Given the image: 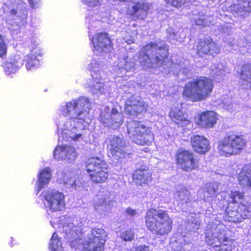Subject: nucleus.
<instances>
[{
  "instance_id": "c9c22d12",
  "label": "nucleus",
  "mask_w": 251,
  "mask_h": 251,
  "mask_svg": "<svg viewBox=\"0 0 251 251\" xmlns=\"http://www.w3.org/2000/svg\"><path fill=\"white\" fill-rule=\"evenodd\" d=\"M211 75L219 78H222L228 70L221 63H213L210 68Z\"/></svg>"
},
{
  "instance_id": "5701e85b",
  "label": "nucleus",
  "mask_w": 251,
  "mask_h": 251,
  "mask_svg": "<svg viewBox=\"0 0 251 251\" xmlns=\"http://www.w3.org/2000/svg\"><path fill=\"white\" fill-rule=\"evenodd\" d=\"M191 144L194 151L201 154H205L210 149V142L204 136L194 135L192 136Z\"/></svg>"
},
{
  "instance_id": "c756f323",
  "label": "nucleus",
  "mask_w": 251,
  "mask_h": 251,
  "mask_svg": "<svg viewBox=\"0 0 251 251\" xmlns=\"http://www.w3.org/2000/svg\"><path fill=\"white\" fill-rule=\"evenodd\" d=\"M218 189V184L210 183L205 188L201 189L199 192L200 198L206 201H210L216 196Z\"/></svg>"
},
{
  "instance_id": "7c9ffc66",
  "label": "nucleus",
  "mask_w": 251,
  "mask_h": 251,
  "mask_svg": "<svg viewBox=\"0 0 251 251\" xmlns=\"http://www.w3.org/2000/svg\"><path fill=\"white\" fill-rule=\"evenodd\" d=\"M225 41L233 47L234 50L239 49L243 51L250 52V43H249L246 39L240 38L234 42L232 37L228 35L225 38Z\"/></svg>"
},
{
  "instance_id": "cd10ccee",
  "label": "nucleus",
  "mask_w": 251,
  "mask_h": 251,
  "mask_svg": "<svg viewBox=\"0 0 251 251\" xmlns=\"http://www.w3.org/2000/svg\"><path fill=\"white\" fill-rule=\"evenodd\" d=\"M22 65V60L19 56L10 57L4 62L3 65L7 75L16 73Z\"/></svg>"
},
{
  "instance_id": "2eb2a0df",
  "label": "nucleus",
  "mask_w": 251,
  "mask_h": 251,
  "mask_svg": "<svg viewBox=\"0 0 251 251\" xmlns=\"http://www.w3.org/2000/svg\"><path fill=\"white\" fill-rule=\"evenodd\" d=\"M95 50L97 53H104L110 52L112 49L111 40L106 33L97 34L92 39Z\"/></svg>"
},
{
  "instance_id": "f03ea898",
  "label": "nucleus",
  "mask_w": 251,
  "mask_h": 251,
  "mask_svg": "<svg viewBox=\"0 0 251 251\" xmlns=\"http://www.w3.org/2000/svg\"><path fill=\"white\" fill-rule=\"evenodd\" d=\"M51 225L55 227L56 224L57 227L62 228L65 234V238L70 242V246L72 249L80 250L83 246L85 251H101L104 249L107 233L101 228H93L90 233L87 235V239L83 245L80 238L81 236V228L80 226H75L74 224L71 222L69 218L62 217L60 220L57 219L56 221H50Z\"/></svg>"
},
{
  "instance_id": "4468645a",
  "label": "nucleus",
  "mask_w": 251,
  "mask_h": 251,
  "mask_svg": "<svg viewBox=\"0 0 251 251\" xmlns=\"http://www.w3.org/2000/svg\"><path fill=\"white\" fill-rule=\"evenodd\" d=\"M126 144L122 137L111 136L109 138V148L112 156L118 159L126 157L128 153L126 151Z\"/></svg>"
},
{
  "instance_id": "f704fd0d",
  "label": "nucleus",
  "mask_w": 251,
  "mask_h": 251,
  "mask_svg": "<svg viewBox=\"0 0 251 251\" xmlns=\"http://www.w3.org/2000/svg\"><path fill=\"white\" fill-rule=\"evenodd\" d=\"M212 18L210 16L208 17L206 15H196L194 14L193 16L191 18L192 23H195L197 25H202L203 26H210L212 24Z\"/></svg>"
},
{
  "instance_id": "13d9d810",
  "label": "nucleus",
  "mask_w": 251,
  "mask_h": 251,
  "mask_svg": "<svg viewBox=\"0 0 251 251\" xmlns=\"http://www.w3.org/2000/svg\"><path fill=\"white\" fill-rule=\"evenodd\" d=\"M212 1H215L216 0H211Z\"/></svg>"
},
{
  "instance_id": "e433bc0d",
  "label": "nucleus",
  "mask_w": 251,
  "mask_h": 251,
  "mask_svg": "<svg viewBox=\"0 0 251 251\" xmlns=\"http://www.w3.org/2000/svg\"><path fill=\"white\" fill-rule=\"evenodd\" d=\"M224 199L229 204L236 203L238 201L244 198V194L238 191H231L230 193H223L222 195Z\"/></svg>"
},
{
  "instance_id": "39448f33",
  "label": "nucleus",
  "mask_w": 251,
  "mask_h": 251,
  "mask_svg": "<svg viewBox=\"0 0 251 251\" xmlns=\"http://www.w3.org/2000/svg\"><path fill=\"white\" fill-rule=\"evenodd\" d=\"M86 65L87 68L91 72L93 78V82L90 80L87 84L90 91L96 94H104L108 92L109 90V83H105L102 79L106 75V66L104 63L97 61L96 59L89 57L87 59Z\"/></svg>"
},
{
  "instance_id": "a18cd8bd",
  "label": "nucleus",
  "mask_w": 251,
  "mask_h": 251,
  "mask_svg": "<svg viewBox=\"0 0 251 251\" xmlns=\"http://www.w3.org/2000/svg\"><path fill=\"white\" fill-rule=\"evenodd\" d=\"M167 31L169 34L168 35V39L170 42L175 44L176 41H182L183 37H181L180 35H178L177 33H175L172 29L168 30Z\"/></svg>"
},
{
  "instance_id": "4c0bfd02",
  "label": "nucleus",
  "mask_w": 251,
  "mask_h": 251,
  "mask_svg": "<svg viewBox=\"0 0 251 251\" xmlns=\"http://www.w3.org/2000/svg\"><path fill=\"white\" fill-rule=\"evenodd\" d=\"M243 219L241 216L240 213L238 211H232L229 209V206L227 208L226 215L224 216V220L228 222H232L233 223H240Z\"/></svg>"
},
{
  "instance_id": "bb28decb",
  "label": "nucleus",
  "mask_w": 251,
  "mask_h": 251,
  "mask_svg": "<svg viewBox=\"0 0 251 251\" xmlns=\"http://www.w3.org/2000/svg\"><path fill=\"white\" fill-rule=\"evenodd\" d=\"M40 54V50L37 46L30 50V53L25 58L27 70H32L39 66V60L38 59V56Z\"/></svg>"
},
{
  "instance_id": "79ce46f5",
  "label": "nucleus",
  "mask_w": 251,
  "mask_h": 251,
  "mask_svg": "<svg viewBox=\"0 0 251 251\" xmlns=\"http://www.w3.org/2000/svg\"><path fill=\"white\" fill-rule=\"evenodd\" d=\"M238 180L240 184L243 186L251 187V171L248 172L242 171L239 176Z\"/></svg>"
},
{
  "instance_id": "412c9836",
  "label": "nucleus",
  "mask_w": 251,
  "mask_h": 251,
  "mask_svg": "<svg viewBox=\"0 0 251 251\" xmlns=\"http://www.w3.org/2000/svg\"><path fill=\"white\" fill-rule=\"evenodd\" d=\"M218 115L213 111L202 112L195 118L196 124L200 127L205 128L213 127L218 120Z\"/></svg>"
},
{
  "instance_id": "3c124183",
  "label": "nucleus",
  "mask_w": 251,
  "mask_h": 251,
  "mask_svg": "<svg viewBox=\"0 0 251 251\" xmlns=\"http://www.w3.org/2000/svg\"><path fill=\"white\" fill-rule=\"evenodd\" d=\"M195 222L193 221H191V224L190 226H191L193 231H196V230H198L200 226V223L198 221H196L194 220Z\"/></svg>"
},
{
  "instance_id": "a878e982",
  "label": "nucleus",
  "mask_w": 251,
  "mask_h": 251,
  "mask_svg": "<svg viewBox=\"0 0 251 251\" xmlns=\"http://www.w3.org/2000/svg\"><path fill=\"white\" fill-rule=\"evenodd\" d=\"M151 173L148 168L143 167L134 172L133 178L136 184L142 185L148 184L151 181Z\"/></svg>"
},
{
  "instance_id": "0eeeda50",
  "label": "nucleus",
  "mask_w": 251,
  "mask_h": 251,
  "mask_svg": "<svg viewBox=\"0 0 251 251\" xmlns=\"http://www.w3.org/2000/svg\"><path fill=\"white\" fill-rule=\"evenodd\" d=\"M230 232L223 224L212 222L206 227L205 241L213 248L231 245L233 240L228 237Z\"/></svg>"
},
{
  "instance_id": "f8f14e48",
  "label": "nucleus",
  "mask_w": 251,
  "mask_h": 251,
  "mask_svg": "<svg viewBox=\"0 0 251 251\" xmlns=\"http://www.w3.org/2000/svg\"><path fill=\"white\" fill-rule=\"evenodd\" d=\"M44 199L43 203L48 214L62 211L65 207L64 194L54 190H47L42 194Z\"/></svg>"
},
{
  "instance_id": "a19ab883",
  "label": "nucleus",
  "mask_w": 251,
  "mask_h": 251,
  "mask_svg": "<svg viewBox=\"0 0 251 251\" xmlns=\"http://www.w3.org/2000/svg\"><path fill=\"white\" fill-rule=\"evenodd\" d=\"M127 30V35L125 37V40L128 44H130L134 42L135 38L137 35L136 25L133 24L129 25Z\"/></svg>"
},
{
  "instance_id": "c85d7f7f",
  "label": "nucleus",
  "mask_w": 251,
  "mask_h": 251,
  "mask_svg": "<svg viewBox=\"0 0 251 251\" xmlns=\"http://www.w3.org/2000/svg\"><path fill=\"white\" fill-rule=\"evenodd\" d=\"M57 180L60 183H63L67 187H79L78 182L74 176L73 173L70 171H60L57 173Z\"/></svg>"
},
{
  "instance_id": "6e6d98bb",
  "label": "nucleus",
  "mask_w": 251,
  "mask_h": 251,
  "mask_svg": "<svg viewBox=\"0 0 251 251\" xmlns=\"http://www.w3.org/2000/svg\"><path fill=\"white\" fill-rule=\"evenodd\" d=\"M177 244V242H173L172 241L171 244L173 247H176V245Z\"/></svg>"
},
{
  "instance_id": "b1692460",
  "label": "nucleus",
  "mask_w": 251,
  "mask_h": 251,
  "mask_svg": "<svg viewBox=\"0 0 251 251\" xmlns=\"http://www.w3.org/2000/svg\"><path fill=\"white\" fill-rule=\"evenodd\" d=\"M233 4L228 7L230 11L234 16L244 17L251 12V3L248 0H235Z\"/></svg>"
},
{
  "instance_id": "603ef678",
  "label": "nucleus",
  "mask_w": 251,
  "mask_h": 251,
  "mask_svg": "<svg viewBox=\"0 0 251 251\" xmlns=\"http://www.w3.org/2000/svg\"><path fill=\"white\" fill-rule=\"evenodd\" d=\"M28 1L33 8H36L40 6V0H28Z\"/></svg>"
},
{
  "instance_id": "4d7b16f0",
  "label": "nucleus",
  "mask_w": 251,
  "mask_h": 251,
  "mask_svg": "<svg viewBox=\"0 0 251 251\" xmlns=\"http://www.w3.org/2000/svg\"><path fill=\"white\" fill-rule=\"evenodd\" d=\"M222 250H224V251H228L229 250V249H227L226 248L224 249L223 248H222L221 249H218V251H221Z\"/></svg>"
},
{
  "instance_id": "49530a36",
  "label": "nucleus",
  "mask_w": 251,
  "mask_h": 251,
  "mask_svg": "<svg viewBox=\"0 0 251 251\" xmlns=\"http://www.w3.org/2000/svg\"><path fill=\"white\" fill-rule=\"evenodd\" d=\"M82 2L90 7H96L101 4V0H81Z\"/></svg>"
},
{
  "instance_id": "aec40b11",
  "label": "nucleus",
  "mask_w": 251,
  "mask_h": 251,
  "mask_svg": "<svg viewBox=\"0 0 251 251\" xmlns=\"http://www.w3.org/2000/svg\"><path fill=\"white\" fill-rule=\"evenodd\" d=\"M197 50L198 54L201 57L206 54L216 55L220 51L219 46L210 39L200 40L197 45Z\"/></svg>"
},
{
  "instance_id": "393cba45",
  "label": "nucleus",
  "mask_w": 251,
  "mask_h": 251,
  "mask_svg": "<svg viewBox=\"0 0 251 251\" xmlns=\"http://www.w3.org/2000/svg\"><path fill=\"white\" fill-rule=\"evenodd\" d=\"M169 116L171 120L179 126H186L190 123L182 112L180 104H177L176 106H173L170 111Z\"/></svg>"
},
{
  "instance_id": "f257e3e1",
  "label": "nucleus",
  "mask_w": 251,
  "mask_h": 251,
  "mask_svg": "<svg viewBox=\"0 0 251 251\" xmlns=\"http://www.w3.org/2000/svg\"><path fill=\"white\" fill-rule=\"evenodd\" d=\"M91 107L89 100L83 97L62 106L60 110L64 117L57 125L59 136L68 141H85L86 128L91 122L89 116Z\"/></svg>"
},
{
  "instance_id": "58836bf2",
  "label": "nucleus",
  "mask_w": 251,
  "mask_h": 251,
  "mask_svg": "<svg viewBox=\"0 0 251 251\" xmlns=\"http://www.w3.org/2000/svg\"><path fill=\"white\" fill-rule=\"evenodd\" d=\"M238 210L243 219L249 218L251 216L250 213L251 212V202L245 201L241 202Z\"/></svg>"
},
{
  "instance_id": "37998d69",
  "label": "nucleus",
  "mask_w": 251,
  "mask_h": 251,
  "mask_svg": "<svg viewBox=\"0 0 251 251\" xmlns=\"http://www.w3.org/2000/svg\"><path fill=\"white\" fill-rule=\"evenodd\" d=\"M49 247L51 251H60L62 249L61 242L55 232L52 235Z\"/></svg>"
},
{
  "instance_id": "20e7f679",
  "label": "nucleus",
  "mask_w": 251,
  "mask_h": 251,
  "mask_svg": "<svg viewBox=\"0 0 251 251\" xmlns=\"http://www.w3.org/2000/svg\"><path fill=\"white\" fill-rule=\"evenodd\" d=\"M213 88L212 80L200 76L187 83L184 87L183 96L193 102L205 100L210 95Z\"/></svg>"
},
{
  "instance_id": "72a5a7b5",
  "label": "nucleus",
  "mask_w": 251,
  "mask_h": 251,
  "mask_svg": "<svg viewBox=\"0 0 251 251\" xmlns=\"http://www.w3.org/2000/svg\"><path fill=\"white\" fill-rule=\"evenodd\" d=\"M241 80L240 83L242 85H251V64L245 65L241 69L240 73Z\"/></svg>"
},
{
  "instance_id": "9d476101",
  "label": "nucleus",
  "mask_w": 251,
  "mask_h": 251,
  "mask_svg": "<svg viewBox=\"0 0 251 251\" xmlns=\"http://www.w3.org/2000/svg\"><path fill=\"white\" fill-rule=\"evenodd\" d=\"M245 146L246 141L243 136L231 134L219 141L218 151L221 155L229 156L238 153Z\"/></svg>"
},
{
  "instance_id": "1a4fd4ad",
  "label": "nucleus",
  "mask_w": 251,
  "mask_h": 251,
  "mask_svg": "<svg viewBox=\"0 0 251 251\" xmlns=\"http://www.w3.org/2000/svg\"><path fill=\"white\" fill-rule=\"evenodd\" d=\"M86 168L91 180L95 183H103L108 178L107 165L100 158L94 157L89 158L86 162Z\"/></svg>"
},
{
  "instance_id": "7ed1b4c3",
  "label": "nucleus",
  "mask_w": 251,
  "mask_h": 251,
  "mask_svg": "<svg viewBox=\"0 0 251 251\" xmlns=\"http://www.w3.org/2000/svg\"><path fill=\"white\" fill-rule=\"evenodd\" d=\"M168 54V50L164 41L157 43H150L144 47L139 52L138 59L143 69L151 68L157 65L162 68L160 70L165 74H173L177 75L179 72L187 74L188 69L186 62L174 63L172 61L166 62L164 59Z\"/></svg>"
},
{
  "instance_id": "4be33fe9",
  "label": "nucleus",
  "mask_w": 251,
  "mask_h": 251,
  "mask_svg": "<svg viewBox=\"0 0 251 251\" xmlns=\"http://www.w3.org/2000/svg\"><path fill=\"white\" fill-rule=\"evenodd\" d=\"M110 193L107 191H100L94 200V208L100 214H105L109 211V199Z\"/></svg>"
},
{
  "instance_id": "dca6fc26",
  "label": "nucleus",
  "mask_w": 251,
  "mask_h": 251,
  "mask_svg": "<svg viewBox=\"0 0 251 251\" xmlns=\"http://www.w3.org/2000/svg\"><path fill=\"white\" fill-rule=\"evenodd\" d=\"M147 107L148 105L141 98L133 96L126 101L125 109L128 115L135 116L146 111Z\"/></svg>"
},
{
  "instance_id": "ddd939ff",
  "label": "nucleus",
  "mask_w": 251,
  "mask_h": 251,
  "mask_svg": "<svg viewBox=\"0 0 251 251\" xmlns=\"http://www.w3.org/2000/svg\"><path fill=\"white\" fill-rule=\"evenodd\" d=\"M100 121L104 126L115 129L123 124L124 116L116 108L106 106L100 113Z\"/></svg>"
},
{
  "instance_id": "423d86ee",
  "label": "nucleus",
  "mask_w": 251,
  "mask_h": 251,
  "mask_svg": "<svg viewBox=\"0 0 251 251\" xmlns=\"http://www.w3.org/2000/svg\"><path fill=\"white\" fill-rule=\"evenodd\" d=\"M146 225L152 232L163 235L172 230L173 221L167 212L162 209H149L145 217Z\"/></svg>"
},
{
  "instance_id": "09e8293b",
  "label": "nucleus",
  "mask_w": 251,
  "mask_h": 251,
  "mask_svg": "<svg viewBox=\"0 0 251 251\" xmlns=\"http://www.w3.org/2000/svg\"><path fill=\"white\" fill-rule=\"evenodd\" d=\"M7 47L0 35V58L2 57L6 54Z\"/></svg>"
},
{
  "instance_id": "f3484780",
  "label": "nucleus",
  "mask_w": 251,
  "mask_h": 251,
  "mask_svg": "<svg viewBox=\"0 0 251 251\" xmlns=\"http://www.w3.org/2000/svg\"><path fill=\"white\" fill-rule=\"evenodd\" d=\"M177 162L182 169L186 171H191L198 167V161L194 158L191 151H181L176 155Z\"/></svg>"
},
{
  "instance_id": "6ab92c4d",
  "label": "nucleus",
  "mask_w": 251,
  "mask_h": 251,
  "mask_svg": "<svg viewBox=\"0 0 251 251\" xmlns=\"http://www.w3.org/2000/svg\"><path fill=\"white\" fill-rule=\"evenodd\" d=\"M75 149L70 145L58 146L53 151V157L57 160H65L68 162H73L76 158Z\"/></svg>"
},
{
  "instance_id": "c03bdc74",
  "label": "nucleus",
  "mask_w": 251,
  "mask_h": 251,
  "mask_svg": "<svg viewBox=\"0 0 251 251\" xmlns=\"http://www.w3.org/2000/svg\"><path fill=\"white\" fill-rule=\"evenodd\" d=\"M189 194L188 190L185 188H182L175 194V198L177 201H179L182 203H187L189 201Z\"/></svg>"
},
{
  "instance_id": "5fc2aeb1",
  "label": "nucleus",
  "mask_w": 251,
  "mask_h": 251,
  "mask_svg": "<svg viewBox=\"0 0 251 251\" xmlns=\"http://www.w3.org/2000/svg\"><path fill=\"white\" fill-rule=\"evenodd\" d=\"M126 212L128 215L132 216L135 215L136 214V211L135 210H134V209H132L130 208H128L126 210Z\"/></svg>"
},
{
  "instance_id": "2f4dec72",
  "label": "nucleus",
  "mask_w": 251,
  "mask_h": 251,
  "mask_svg": "<svg viewBox=\"0 0 251 251\" xmlns=\"http://www.w3.org/2000/svg\"><path fill=\"white\" fill-rule=\"evenodd\" d=\"M51 176L52 175L50 168L47 167L40 171L38 175V179L36 187L37 189V194L42 188L49 183Z\"/></svg>"
},
{
  "instance_id": "6e6552de",
  "label": "nucleus",
  "mask_w": 251,
  "mask_h": 251,
  "mask_svg": "<svg viewBox=\"0 0 251 251\" xmlns=\"http://www.w3.org/2000/svg\"><path fill=\"white\" fill-rule=\"evenodd\" d=\"M127 128L129 137L137 145L149 146L154 140L151 129L140 122L133 121L129 122Z\"/></svg>"
},
{
  "instance_id": "a211bd4d",
  "label": "nucleus",
  "mask_w": 251,
  "mask_h": 251,
  "mask_svg": "<svg viewBox=\"0 0 251 251\" xmlns=\"http://www.w3.org/2000/svg\"><path fill=\"white\" fill-rule=\"evenodd\" d=\"M135 59L125 56L116 61L113 66V71L119 76H123L126 72L135 69Z\"/></svg>"
},
{
  "instance_id": "ea45409f",
  "label": "nucleus",
  "mask_w": 251,
  "mask_h": 251,
  "mask_svg": "<svg viewBox=\"0 0 251 251\" xmlns=\"http://www.w3.org/2000/svg\"><path fill=\"white\" fill-rule=\"evenodd\" d=\"M100 20V15L98 13L94 15V11H90L88 16L86 17V23L88 25V27H96L98 25Z\"/></svg>"
},
{
  "instance_id": "864d4df0",
  "label": "nucleus",
  "mask_w": 251,
  "mask_h": 251,
  "mask_svg": "<svg viewBox=\"0 0 251 251\" xmlns=\"http://www.w3.org/2000/svg\"><path fill=\"white\" fill-rule=\"evenodd\" d=\"M149 250H152V249L150 246H140L137 248L136 251H148Z\"/></svg>"
},
{
  "instance_id": "de8ad7c7",
  "label": "nucleus",
  "mask_w": 251,
  "mask_h": 251,
  "mask_svg": "<svg viewBox=\"0 0 251 251\" xmlns=\"http://www.w3.org/2000/svg\"><path fill=\"white\" fill-rule=\"evenodd\" d=\"M134 233L131 230L124 231L121 234V238L126 241H131L134 238Z\"/></svg>"
},
{
  "instance_id": "473e14b6",
  "label": "nucleus",
  "mask_w": 251,
  "mask_h": 251,
  "mask_svg": "<svg viewBox=\"0 0 251 251\" xmlns=\"http://www.w3.org/2000/svg\"><path fill=\"white\" fill-rule=\"evenodd\" d=\"M150 5L144 1L135 3L132 6L133 14L139 19H144L147 15L150 9Z\"/></svg>"
},
{
  "instance_id": "8fccbe9b",
  "label": "nucleus",
  "mask_w": 251,
  "mask_h": 251,
  "mask_svg": "<svg viewBox=\"0 0 251 251\" xmlns=\"http://www.w3.org/2000/svg\"><path fill=\"white\" fill-rule=\"evenodd\" d=\"M186 0H168V2L175 7H180Z\"/></svg>"
},
{
  "instance_id": "9b49d317",
  "label": "nucleus",
  "mask_w": 251,
  "mask_h": 251,
  "mask_svg": "<svg viewBox=\"0 0 251 251\" xmlns=\"http://www.w3.org/2000/svg\"><path fill=\"white\" fill-rule=\"evenodd\" d=\"M15 4L5 3L2 8L5 13L8 14L6 22L8 28L12 31H16L24 26L26 23V12L24 10H19Z\"/></svg>"
}]
</instances>
